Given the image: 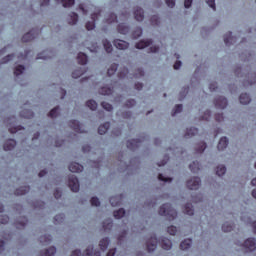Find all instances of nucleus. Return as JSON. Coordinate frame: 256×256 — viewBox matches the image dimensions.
Wrapping results in <instances>:
<instances>
[{"mask_svg":"<svg viewBox=\"0 0 256 256\" xmlns=\"http://www.w3.org/2000/svg\"><path fill=\"white\" fill-rule=\"evenodd\" d=\"M111 227H113V220L111 218L103 222V228L105 229V231L111 229Z\"/></svg>","mask_w":256,"mask_h":256,"instance_id":"nucleus-46","label":"nucleus"},{"mask_svg":"<svg viewBox=\"0 0 256 256\" xmlns=\"http://www.w3.org/2000/svg\"><path fill=\"white\" fill-rule=\"evenodd\" d=\"M10 121L11 123L8 125L10 133H17V131H21V126L15 125V118H11Z\"/></svg>","mask_w":256,"mask_h":256,"instance_id":"nucleus-15","label":"nucleus"},{"mask_svg":"<svg viewBox=\"0 0 256 256\" xmlns=\"http://www.w3.org/2000/svg\"><path fill=\"white\" fill-rule=\"evenodd\" d=\"M57 3H61L63 7H71L75 5V0H57Z\"/></svg>","mask_w":256,"mask_h":256,"instance_id":"nucleus-39","label":"nucleus"},{"mask_svg":"<svg viewBox=\"0 0 256 256\" xmlns=\"http://www.w3.org/2000/svg\"><path fill=\"white\" fill-rule=\"evenodd\" d=\"M134 17L136 21H143V19L145 18L143 9H141L140 7H136V9L134 10Z\"/></svg>","mask_w":256,"mask_h":256,"instance_id":"nucleus-14","label":"nucleus"},{"mask_svg":"<svg viewBox=\"0 0 256 256\" xmlns=\"http://www.w3.org/2000/svg\"><path fill=\"white\" fill-rule=\"evenodd\" d=\"M20 115L26 119H31V117H33V112L31 110H26V114L25 112H21Z\"/></svg>","mask_w":256,"mask_h":256,"instance_id":"nucleus-53","label":"nucleus"},{"mask_svg":"<svg viewBox=\"0 0 256 256\" xmlns=\"http://www.w3.org/2000/svg\"><path fill=\"white\" fill-rule=\"evenodd\" d=\"M92 9H94V13L91 14L92 21H89L86 23V29L88 31H93L95 29V21L99 20V17H101V9L92 6Z\"/></svg>","mask_w":256,"mask_h":256,"instance_id":"nucleus-2","label":"nucleus"},{"mask_svg":"<svg viewBox=\"0 0 256 256\" xmlns=\"http://www.w3.org/2000/svg\"><path fill=\"white\" fill-rule=\"evenodd\" d=\"M168 233H169L170 235H176V233H177V227H175V226H169V227H168Z\"/></svg>","mask_w":256,"mask_h":256,"instance_id":"nucleus-60","label":"nucleus"},{"mask_svg":"<svg viewBox=\"0 0 256 256\" xmlns=\"http://www.w3.org/2000/svg\"><path fill=\"white\" fill-rule=\"evenodd\" d=\"M222 231H224V233H229L233 231V224L231 222L224 223L222 225Z\"/></svg>","mask_w":256,"mask_h":256,"instance_id":"nucleus-32","label":"nucleus"},{"mask_svg":"<svg viewBox=\"0 0 256 256\" xmlns=\"http://www.w3.org/2000/svg\"><path fill=\"white\" fill-rule=\"evenodd\" d=\"M52 57H53V52L51 50H46V51L38 54L36 59L47 60V59H51Z\"/></svg>","mask_w":256,"mask_h":256,"instance_id":"nucleus-18","label":"nucleus"},{"mask_svg":"<svg viewBox=\"0 0 256 256\" xmlns=\"http://www.w3.org/2000/svg\"><path fill=\"white\" fill-rule=\"evenodd\" d=\"M135 103V100L130 99L126 102V107H134Z\"/></svg>","mask_w":256,"mask_h":256,"instance_id":"nucleus-64","label":"nucleus"},{"mask_svg":"<svg viewBox=\"0 0 256 256\" xmlns=\"http://www.w3.org/2000/svg\"><path fill=\"white\" fill-rule=\"evenodd\" d=\"M70 127L74 129L76 133H85V130H83V126H81V123L77 120H73L70 122Z\"/></svg>","mask_w":256,"mask_h":256,"instance_id":"nucleus-9","label":"nucleus"},{"mask_svg":"<svg viewBox=\"0 0 256 256\" xmlns=\"http://www.w3.org/2000/svg\"><path fill=\"white\" fill-rule=\"evenodd\" d=\"M187 93H189V87H185L182 92H180L179 100L183 101L185 99Z\"/></svg>","mask_w":256,"mask_h":256,"instance_id":"nucleus-54","label":"nucleus"},{"mask_svg":"<svg viewBox=\"0 0 256 256\" xmlns=\"http://www.w3.org/2000/svg\"><path fill=\"white\" fill-rule=\"evenodd\" d=\"M159 215L167 217L169 221H173L177 218V211L171 208V204H164L160 207Z\"/></svg>","mask_w":256,"mask_h":256,"instance_id":"nucleus-1","label":"nucleus"},{"mask_svg":"<svg viewBox=\"0 0 256 256\" xmlns=\"http://www.w3.org/2000/svg\"><path fill=\"white\" fill-rule=\"evenodd\" d=\"M103 46L106 53H111V51H113V45L111 42H109V40H103Z\"/></svg>","mask_w":256,"mask_h":256,"instance_id":"nucleus-37","label":"nucleus"},{"mask_svg":"<svg viewBox=\"0 0 256 256\" xmlns=\"http://www.w3.org/2000/svg\"><path fill=\"white\" fill-rule=\"evenodd\" d=\"M189 167H190V170L192 171V173H197L199 171V169H201L200 165L197 161L190 164Z\"/></svg>","mask_w":256,"mask_h":256,"instance_id":"nucleus-45","label":"nucleus"},{"mask_svg":"<svg viewBox=\"0 0 256 256\" xmlns=\"http://www.w3.org/2000/svg\"><path fill=\"white\" fill-rule=\"evenodd\" d=\"M199 133V130L195 127L188 128L186 131V137H193Z\"/></svg>","mask_w":256,"mask_h":256,"instance_id":"nucleus-36","label":"nucleus"},{"mask_svg":"<svg viewBox=\"0 0 256 256\" xmlns=\"http://www.w3.org/2000/svg\"><path fill=\"white\" fill-rule=\"evenodd\" d=\"M51 241H53V237L49 234L40 237V243H42V245H49Z\"/></svg>","mask_w":256,"mask_h":256,"instance_id":"nucleus-26","label":"nucleus"},{"mask_svg":"<svg viewBox=\"0 0 256 256\" xmlns=\"http://www.w3.org/2000/svg\"><path fill=\"white\" fill-rule=\"evenodd\" d=\"M29 186H22L16 190V195H25L26 193H29Z\"/></svg>","mask_w":256,"mask_h":256,"instance_id":"nucleus-38","label":"nucleus"},{"mask_svg":"<svg viewBox=\"0 0 256 256\" xmlns=\"http://www.w3.org/2000/svg\"><path fill=\"white\" fill-rule=\"evenodd\" d=\"M0 223H2V225H5L6 223H9V216L4 215L0 217Z\"/></svg>","mask_w":256,"mask_h":256,"instance_id":"nucleus-62","label":"nucleus"},{"mask_svg":"<svg viewBox=\"0 0 256 256\" xmlns=\"http://www.w3.org/2000/svg\"><path fill=\"white\" fill-rule=\"evenodd\" d=\"M36 35H39V30L37 29H33L30 32L26 33L23 37H22V41L24 43H27L29 41H33V39H35Z\"/></svg>","mask_w":256,"mask_h":256,"instance_id":"nucleus-7","label":"nucleus"},{"mask_svg":"<svg viewBox=\"0 0 256 256\" xmlns=\"http://www.w3.org/2000/svg\"><path fill=\"white\" fill-rule=\"evenodd\" d=\"M56 253H57V248H55V247H50L49 249L40 252V255H39V256H53V255H55Z\"/></svg>","mask_w":256,"mask_h":256,"instance_id":"nucleus-20","label":"nucleus"},{"mask_svg":"<svg viewBox=\"0 0 256 256\" xmlns=\"http://www.w3.org/2000/svg\"><path fill=\"white\" fill-rule=\"evenodd\" d=\"M181 111H183V105L181 104L176 105L174 111L172 112V116L175 117V115H177L178 113H181Z\"/></svg>","mask_w":256,"mask_h":256,"instance_id":"nucleus-50","label":"nucleus"},{"mask_svg":"<svg viewBox=\"0 0 256 256\" xmlns=\"http://www.w3.org/2000/svg\"><path fill=\"white\" fill-rule=\"evenodd\" d=\"M147 249L149 253H153L157 249V237L155 235L147 241Z\"/></svg>","mask_w":256,"mask_h":256,"instance_id":"nucleus-8","label":"nucleus"},{"mask_svg":"<svg viewBox=\"0 0 256 256\" xmlns=\"http://www.w3.org/2000/svg\"><path fill=\"white\" fill-rule=\"evenodd\" d=\"M69 171H71V173H81V171H83V165L73 162L69 165Z\"/></svg>","mask_w":256,"mask_h":256,"instance_id":"nucleus-12","label":"nucleus"},{"mask_svg":"<svg viewBox=\"0 0 256 256\" xmlns=\"http://www.w3.org/2000/svg\"><path fill=\"white\" fill-rule=\"evenodd\" d=\"M215 106L218 109H225V107H227V98L220 96L215 100Z\"/></svg>","mask_w":256,"mask_h":256,"instance_id":"nucleus-10","label":"nucleus"},{"mask_svg":"<svg viewBox=\"0 0 256 256\" xmlns=\"http://www.w3.org/2000/svg\"><path fill=\"white\" fill-rule=\"evenodd\" d=\"M100 95H113V88L112 87H102L99 90Z\"/></svg>","mask_w":256,"mask_h":256,"instance_id":"nucleus-30","label":"nucleus"},{"mask_svg":"<svg viewBox=\"0 0 256 256\" xmlns=\"http://www.w3.org/2000/svg\"><path fill=\"white\" fill-rule=\"evenodd\" d=\"M77 59H78V63H79L80 65H87V55H86L85 53L80 52V53L78 54Z\"/></svg>","mask_w":256,"mask_h":256,"instance_id":"nucleus-27","label":"nucleus"},{"mask_svg":"<svg viewBox=\"0 0 256 256\" xmlns=\"http://www.w3.org/2000/svg\"><path fill=\"white\" fill-rule=\"evenodd\" d=\"M118 32L121 33V35H127V33H129V26L125 23L119 24Z\"/></svg>","mask_w":256,"mask_h":256,"instance_id":"nucleus-25","label":"nucleus"},{"mask_svg":"<svg viewBox=\"0 0 256 256\" xmlns=\"http://www.w3.org/2000/svg\"><path fill=\"white\" fill-rule=\"evenodd\" d=\"M117 21V16L115 14H107L105 18L106 23H115Z\"/></svg>","mask_w":256,"mask_h":256,"instance_id":"nucleus-42","label":"nucleus"},{"mask_svg":"<svg viewBox=\"0 0 256 256\" xmlns=\"http://www.w3.org/2000/svg\"><path fill=\"white\" fill-rule=\"evenodd\" d=\"M71 256H101V252L93 251V246H89L83 254H81V250H75Z\"/></svg>","mask_w":256,"mask_h":256,"instance_id":"nucleus-4","label":"nucleus"},{"mask_svg":"<svg viewBox=\"0 0 256 256\" xmlns=\"http://www.w3.org/2000/svg\"><path fill=\"white\" fill-rule=\"evenodd\" d=\"M91 205L94 207H99L101 205V202L99 201V198L97 197H92L91 199Z\"/></svg>","mask_w":256,"mask_h":256,"instance_id":"nucleus-57","label":"nucleus"},{"mask_svg":"<svg viewBox=\"0 0 256 256\" xmlns=\"http://www.w3.org/2000/svg\"><path fill=\"white\" fill-rule=\"evenodd\" d=\"M140 146H141V140H139V139L127 141V147L131 151H135V149H137V147H140Z\"/></svg>","mask_w":256,"mask_h":256,"instance_id":"nucleus-11","label":"nucleus"},{"mask_svg":"<svg viewBox=\"0 0 256 256\" xmlns=\"http://www.w3.org/2000/svg\"><path fill=\"white\" fill-rule=\"evenodd\" d=\"M205 149H207V144H205V142H202L199 144V146L197 148V153H203V151H205Z\"/></svg>","mask_w":256,"mask_h":256,"instance_id":"nucleus-56","label":"nucleus"},{"mask_svg":"<svg viewBox=\"0 0 256 256\" xmlns=\"http://www.w3.org/2000/svg\"><path fill=\"white\" fill-rule=\"evenodd\" d=\"M211 117V111L206 110V112L204 113V115L202 116V120L203 121H209V118Z\"/></svg>","mask_w":256,"mask_h":256,"instance_id":"nucleus-61","label":"nucleus"},{"mask_svg":"<svg viewBox=\"0 0 256 256\" xmlns=\"http://www.w3.org/2000/svg\"><path fill=\"white\" fill-rule=\"evenodd\" d=\"M184 213L186 215H190V216L193 215V213H194L193 205L192 204H186L185 208H184Z\"/></svg>","mask_w":256,"mask_h":256,"instance_id":"nucleus-43","label":"nucleus"},{"mask_svg":"<svg viewBox=\"0 0 256 256\" xmlns=\"http://www.w3.org/2000/svg\"><path fill=\"white\" fill-rule=\"evenodd\" d=\"M128 74H129V70L127 68H124V70L119 73V78L125 79V77H127Z\"/></svg>","mask_w":256,"mask_h":256,"instance_id":"nucleus-59","label":"nucleus"},{"mask_svg":"<svg viewBox=\"0 0 256 256\" xmlns=\"http://www.w3.org/2000/svg\"><path fill=\"white\" fill-rule=\"evenodd\" d=\"M15 145H17V142L13 139H9L4 144V151H11L15 149Z\"/></svg>","mask_w":256,"mask_h":256,"instance_id":"nucleus-16","label":"nucleus"},{"mask_svg":"<svg viewBox=\"0 0 256 256\" xmlns=\"http://www.w3.org/2000/svg\"><path fill=\"white\" fill-rule=\"evenodd\" d=\"M225 173H227V168L224 165H219L216 168V175H218V177L225 175Z\"/></svg>","mask_w":256,"mask_h":256,"instance_id":"nucleus-35","label":"nucleus"},{"mask_svg":"<svg viewBox=\"0 0 256 256\" xmlns=\"http://www.w3.org/2000/svg\"><path fill=\"white\" fill-rule=\"evenodd\" d=\"M99 247L102 251H106L107 247H109V238H104L100 241Z\"/></svg>","mask_w":256,"mask_h":256,"instance_id":"nucleus-31","label":"nucleus"},{"mask_svg":"<svg viewBox=\"0 0 256 256\" xmlns=\"http://www.w3.org/2000/svg\"><path fill=\"white\" fill-rule=\"evenodd\" d=\"M143 75H145V73L143 72V69L138 68L137 71H136V73L134 74V77H135L136 79H139V77H143Z\"/></svg>","mask_w":256,"mask_h":256,"instance_id":"nucleus-58","label":"nucleus"},{"mask_svg":"<svg viewBox=\"0 0 256 256\" xmlns=\"http://www.w3.org/2000/svg\"><path fill=\"white\" fill-rule=\"evenodd\" d=\"M23 71H25V66L23 65H19L15 68L14 70V75L16 77H19V75H23Z\"/></svg>","mask_w":256,"mask_h":256,"instance_id":"nucleus-41","label":"nucleus"},{"mask_svg":"<svg viewBox=\"0 0 256 256\" xmlns=\"http://www.w3.org/2000/svg\"><path fill=\"white\" fill-rule=\"evenodd\" d=\"M114 217L115 219H121L125 217V209L120 208L118 211H114Z\"/></svg>","mask_w":256,"mask_h":256,"instance_id":"nucleus-40","label":"nucleus"},{"mask_svg":"<svg viewBox=\"0 0 256 256\" xmlns=\"http://www.w3.org/2000/svg\"><path fill=\"white\" fill-rule=\"evenodd\" d=\"M158 179L159 181H163L164 183H171V181H173L172 178L165 177L163 176V174H159Z\"/></svg>","mask_w":256,"mask_h":256,"instance_id":"nucleus-51","label":"nucleus"},{"mask_svg":"<svg viewBox=\"0 0 256 256\" xmlns=\"http://www.w3.org/2000/svg\"><path fill=\"white\" fill-rule=\"evenodd\" d=\"M110 203H111L112 207H117V205L121 204V196L111 197Z\"/></svg>","mask_w":256,"mask_h":256,"instance_id":"nucleus-34","label":"nucleus"},{"mask_svg":"<svg viewBox=\"0 0 256 256\" xmlns=\"http://www.w3.org/2000/svg\"><path fill=\"white\" fill-rule=\"evenodd\" d=\"M119 66L116 64V63H114V64H112L109 68H108V75H109V77H111V75H115V73L117 72V68H118Z\"/></svg>","mask_w":256,"mask_h":256,"instance_id":"nucleus-44","label":"nucleus"},{"mask_svg":"<svg viewBox=\"0 0 256 256\" xmlns=\"http://www.w3.org/2000/svg\"><path fill=\"white\" fill-rule=\"evenodd\" d=\"M240 103L242 105H248V103H251V97L249 96V94L244 93L240 95Z\"/></svg>","mask_w":256,"mask_h":256,"instance_id":"nucleus-24","label":"nucleus"},{"mask_svg":"<svg viewBox=\"0 0 256 256\" xmlns=\"http://www.w3.org/2000/svg\"><path fill=\"white\" fill-rule=\"evenodd\" d=\"M229 145V139L227 137H222L218 143V150L223 151V149H226Z\"/></svg>","mask_w":256,"mask_h":256,"instance_id":"nucleus-19","label":"nucleus"},{"mask_svg":"<svg viewBox=\"0 0 256 256\" xmlns=\"http://www.w3.org/2000/svg\"><path fill=\"white\" fill-rule=\"evenodd\" d=\"M59 114V107H56L54 109H52L49 113V116L52 118V119H55V117H57V115Z\"/></svg>","mask_w":256,"mask_h":256,"instance_id":"nucleus-52","label":"nucleus"},{"mask_svg":"<svg viewBox=\"0 0 256 256\" xmlns=\"http://www.w3.org/2000/svg\"><path fill=\"white\" fill-rule=\"evenodd\" d=\"M233 41H235V38H233V36H231V32H229L228 34H226L224 36L225 45H227V46L232 45Z\"/></svg>","mask_w":256,"mask_h":256,"instance_id":"nucleus-33","label":"nucleus"},{"mask_svg":"<svg viewBox=\"0 0 256 256\" xmlns=\"http://www.w3.org/2000/svg\"><path fill=\"white\" fill-rule=\"evenodd\" d=\"M114 45L116 46V49L120 50H125L129 47V43L121 39L114 40Z\"/></svg>","mask_w":256,"mask_h":256,"instance_id":"nucleus-13","label":"nucleus"},{"mask_svg":"<svg viewBox=\"0 0 256 256\" xmlns=\"http://www.w3.org/2000/svg\"><path fill=\"white\" fill-rule=\"evenodd\" d=\"M239 247H244L245 251H255L256 249V239L248 238L245 242L238 241L236 243Z\"/></svg>","mask_w":256,"mask_h":256,"instance_id":"nucleus-3","label":"nucleus"},{"mask_svg":"<svg viewBox=\"0 0 256 256\" xmlns=\"http://www.w3.org/2000/svg\"><path fill=\"white\" fill-rule=\"evenodd\" d=\"M77 21H79V15H77V13L72 12L71 14H69L68 16L69 25H75Z\"/></svg>","mask_w":256,"mask_h":256,"instance_id":"nucleus-21","label":"nucleus"},{"mask_svg":"<svg viewBox=\"0 0 256 256\" xmlns=\"http://www.w3.org/2000/svg\"><path fill=\"white\" fill-rule=\"evenodd\" d=\"M103 109H105V111H113V106L107 102H102L101 103Z\"/></svg>","mask_w":256,"mask_h":256,"instance_id":"nucleus-55","label":"nucleus"},{"mask_svg":"<svg viewBox=\"0 0 256 256\" xmlns=\"http://www.w3.org/2000/svg\"><path fill=\"white\" fill-rule=\"evenodd\" d=\"M187 187L188 189L197 190L199 187H201V178L194 177L187 181Z\"/></svg>","mask_w":256,"mask_h":256,"instance_id":"nucleus-6","label":"nucleus"},{"mask_svg":"<svg viewBox=\"0 0 256 256\" xmlns=\"http://www.w3.org/2000/svg\"><path fill=\"white\" fill-rule=\"evenodd\" d=\"M109 127H111V124L109 122L104 123L98 128L99 135H105L107 131H109Z\"/></svg>","mask_w":256,"mask_h":256,"instance_id":"nucleus-22","label":"nucleus"},{"mask_svg":"<svg viewBox=\"0 0 256 256\" xmlns=\"http://www.w3.org/2000/svg\"><path fill=\"white\" fill-rule=\"evenodd\" d=\"M85 73V67H81L76 69L73 73H72V77L73 79H79V77H81V75H83Z\"/></svg>","mask_w":256,"mask_h":256,"instance_id":"nucleus-28","label":"nucleus"},{"mask_svg":"<svg viewBox=\"0 0 256 256\" xmlns=\"http://www.w3.org/2000/svg\"><path fill=\"white\" fill-rule=\"evenodd\" d=\"M193 241L191 239H186L183 242H181L180 244V249H182L183 251L189 249V247H191Z\"/></svg>","mask_w":256,"mask_h":256,"instance_id":"nucleus-29","label":"nucleus"},{"mask_svg":"<svg viewBox=\"0 0 256 256\" xmlns=\"http://www.w3.org/2000/svg\"><path fill=\"white\" fill-rule=\"evenodd\" d=\"M160 245L162 249H165V251H169V249L173 247V243H171V240L167 238H163L162 241L160 242Z\"/></svg>","mask_w":256,"mask_h":256,"instance_id":"nucleus-17","label":"nucleus"},{"mask_svg":"<svg viewBox=\"0 0 256 256\" xmlns=\"http://www.w3.org/2000/svg\"><path fill=\"white\" fill-rule=\"evenodd\" d=\"M206 3L213 9V11H215V0H206Z\"/></svg>","mask_w":256,"mask_h":256,"instance_id":"nucleus-63","label":"nucleus"},{"mask_svg":"<svg viewBox=\"0 0 256 256\" xmlns=\"http://www.w3.org/2000/svg\"><path fill=\"white\" fill-rule=\"evenodd\" d=\"M151 40H141L136 44V49H145V47H149L151 45Z\"/></svg>","mask_w":256,"mask_h":256,"instance_id":"nucleus-23","label":"nucleus"},{"mask_svg":"<svg viewBox=\"0 0 256 256\" xmlns=\"http://www.w3.org/2000/svg\"><path fill=\"white\" fill-rule=\"evenodd\" d=\"M141 35H143V29L138 27L133 31L132 37L134 39H138V37H141Z\"/></svg>","mask_w":256,"mask_h":256,"instance_id":"nucleus-47","label":"nucleus"},{"mask_svg":"<svg viewBox=\"0 0 256 256\" xmlns=\"http://www.w3.org/2000/svg\"><path fill=\"white\" fill-rule=\"evenodd\" d=\"M64 220H65L64 214H59L54 217V221H55L56 225L59 223H63Z\"/></svg>","mask_w":256,"mask_h":256,"instance_id":"nucleus-49","label":"nucleus"},{"mask_svg":"<svg viewBox=\"0 0 256 256\" xmlns=\"http://www.w3.org/2000/svg\"><path fill=\"white\" fill-rule=\"evenodd\" d=\"M68 185L74 193L79 192V179H77V176L71 175L69 176Z\"/></svg>","mask_w":256,"mask_h":256,"instance_id":"nucleus-5","label":"nucleus"},{"mask_svg":"<svg viewBox=\"0 0 256 256\" xmlns=\"http://www.w3.org/2000/svg\"><path fill=\"white\" fill-rule=\"evenodd\" d=\"M86 105L91 109V111H95V109H97V102L95 100H89Z\"/></svg>","mask_w":256,"mask_h":256,"instance_id":"nucleus-48","label":"nucleus"}]
</instances>
